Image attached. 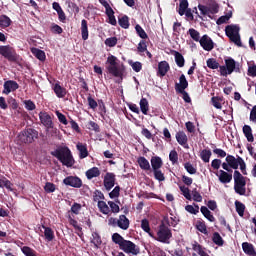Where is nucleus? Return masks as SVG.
Returning a JSON list of instances; mask_svg holds the SVG:
<instances>
[{
	"instance_id": "nucleus-12",
	"label": "nucleus",
	"mask_w": 256,
	"mask_h": 256,
	"mask_svg": "<svg viewBox=\"0 0 256 256\" xmlns=\"http://www.w3.org/2000/svg\"><path fill=\"white\" fill-rule=\"evenodd\" d=\"M63 183L69 187H74V189H81L83 187V181L77 176H67Z\"/></svg>"
},
{
	"instance_id": "nucleus-40",
	"label": "nucleus",
	"mask_w": 256,
	"mask_h": 256,
	"mask_svg": "<svg viewBox=\"0 0 256 256\" xmlns=\"http://www.w3.org/2000/svg\"><path fill=\"white\" fill-rule=\"evenodd\" d=\"M140 110L142 111L143 115H148L149 113V101L147 98H142L140 100Z\"/></svg>"
},
{
	"instance_id": "nucleus-51",
	"label": "nucleus",
	"mask_w": 256,
	"mask_h": 256,
	"mask_svg": "<svg viewBox=\"0 0 256 256\" xmlns=\"http://www.w3.org/2000/svg\"><path fill=\"white\" fill-rule=\"evenodd\" d=\"M182 195L185 197V199H187L188 201H191L192 197H191V190H189L188 187L186 186H180L179 187Z\"/></svg>"
},
{
	"instance_id": "nucleus-16",
	"label": "nucleus",
	"mask_w": 256,
	"mask_h": 256,
	"mask_svg": "<svg viewBox=\"0 0 256 256\" xmlns=\"http://www.w3.org/2000/svg\"><path fill=\"white\" fill-rule=\"evenodd\" d=\"M115 173L107 172L104 176V187L106 191H111L115 187Z\"/></svg>"
},
{
	"instance_id": "nucleus-28",
	"label": "nucleus",
	"mask_w": 256,
	"mask_h": 256,
	"mask_svg": "<svg viewBox=\"0 0 256 256\" xmlns=\"http://www.w3.org/2000/svg\"><path fill=\"white\" fill-rule=\"evenodd\" d=\"M54 93L59 99H63V97L67 95V89L63 88L59 83H56L54 85Z\"/></svg>"
},
{
	"instance_id": "nucleus-31",
	"label": "nucleus",
	"mask_w": 256,
	"mask_h": 256,
	"mask_svg": "<svg viewBox=\"0 0 256 256\" xmlns=\"http://www.w3.org/2000/svg\"><path fill=\"white\" fill-rule=\"evenodd\" d=\"M192 249L193 251L198 253L199 256H209V254H207V252H205V250L203 249V246H201V244H199V242L197 241L193 242Z\"/></svg>"
},
{
	"instance_id": "nucleus-37",
	"label": "nucleus",
	"mask_w": 256,
	"mask_h": 256,
	"mask_svg": "<svg viewBox=\"0 0 256 256\" xmlns=\"http://www.w3.org/2000/svg\"><path fill=\"white\" fill-rule=\"evenodd\" d=\"M98 209L103 215H109L111 213V209L105 201H98Z\"/></svg>"
},
{
	"instance_id": "nucleus-30",
	"label": "nucleus",
	"mask_w": 256,
	"mask_h": 256,
	"mask_svg": "<svg viewBox=\"0 0 256 256\" xmlns=\"http://www.w3.org/2000/svg\"><path fill=\"white\" fill-rule=\"evenodd\" d=\"M101 175V170L98 167H92L86 171L87 179L91 180L94 177H99Z\"/></svg>"
},
{
	"instance_id": "nucleus-32",
	"label": "nucleus",
	"mask_w": 256,
	"mask_h": 256,
	"mask_svg": "<svg viewBox=\"0 0 256 256\" xmlns=\"http://www.w3.org/2000/svg\"><path fill=\"white\" fill-rule=\"evenodd\" d=\"M32 54L38 59L39 61H45L47 59V56L45 55V51L38 49V48H32Z\"/></svg>"
},
{
	"instance_id": "nucleus-43",
	"label": "nucleus",
	"mask_w": 256,
	"mask_h": 256,
	"mask_svg": "<svg viewBox=\"0 0 256 256\" xmlns=\"http://www.w3.org/2000/svg\"><path fill=\"white\" fill-rule=\"evenodd\" d=\"M235 207L239 217H243V215H245V204H243V202H239L236 200Z\"/></svg>"
},
{
	"instance_id": "nucleus-21",
	"label": "nucleus",
	"mask_w": 256,
	"mask_h": 256,
	"mask_svg": "<svg viewBox=\"0 0 256 256\" xmlns=\"http://www.w3.org/2000/svg\"><path fill=\"white\" fill-rule=\"evenodd\" d=\"M152 171H157L163 167V159L159 156H153L150 160Z\"/></svg>"
},
{
	"instance_id": "nucleus-50",
	"label": "nucleus",
	"mask_w": 256,
	"mask_h": 256,
	"mask_svg": "<svg viewBox=\"0 0 256 256\" xmlns=\"http://www.w3.org/2000/svg\"><path fill=\"white\" fill-rule=\"evenodd\" d=\"M0 187L3 189L5 187L6 189H9V191H13L11 188V181H9L4 176H0Z\"/></svg>"
},
{
	"instance_id": "nucleus-4",
	"label": "nucleus",
	"mask_w": 256,
	"mask_h": 256,
	"mask_svg": "<svg viewBox=\"0 0 256 256\" xmlns=\"http://www.w3.org/2000/svg\"><path fill=\"white\" fill-rule=\"evenodd\" d=\"M119 59H117L116 56L110 55L107 58L106 61V69L110 75L113 77H117L118 79H121L123 81V75L125 73V67L122 65V67H119L118 63Z\"/></svg>"
},
{
	"instance_id": "nucleus-13",
	"label": "nucleus",
	"mask_w": 256,
	"mask_h": 256,
	"mask_svg": "<svg viewBox=\"0 0 256 256\" xmlns=\"http://www.w3.org/2000/svg\"><path fill=\"white\" fill-rule=\"evenodd\" d=\"M199 43L204 51H213V49H215V42H213V39L207 34L200 38Z\"/></svg>"
},
{
	"instance_id": "nucleus-1",
	"label": "nucleus",
	"mask_w": 256,
	"mask_h": 256,
	"mask_svg": "<svg viewBox=\"0 0 256 256\" xmlns=\"http://www.w3.org/2000/svg\"><path fill=\"white\" fill-rule=\"evenodd\" d=\"M112 241L115 243V245H118L119 249L124 251V253L130 255H139L141 253L139 246H136V244L131 242V240H126L117 232L112 234Z\"/></svg>"
},
{
	"instance_id": "nucleus-34",
	"label": "nucleus",
	"mask_w": 256,
	"mask_h": 256,
	"mask_svg": "<svg viewBox=\"0 0 256 256\" xmlns=\"http://www.w3.org/2000/svg\"><path fill=\"white\" fill-rule=\"evenodd\" d=\"M44 228V237L46 241H53L55 239V232H53V229L50 227H46L45 225H42Z\"/></svg>"
},
{
	"instance_id": "nucleus-64",
	"label": "nucleus",
	"mask_w": 256,
	"mask_h": 256,
	"mask_svg": "<svg viewBox=\"0 0 256 256\" xmlns=\"http://www.w3.org/2000/svg\"><path fill=\"white\" fill-rule=\"evenodd\" d=\"M117 45V37H110L105 40L106 47H115Z\"/></svg>"
},
{
	"instance_id": "nucleus-63",
	"label": "nucleus",
	"mask_w": 256,
	"mask_h": 256,
	"mask_svg": "<svg viewBox=\"0 0 256 256\" xmlns=\"http://www.w3.org/2000/svg\"><path fill=\"white\" fill-rule=\"evenodd\" d=\"M141 229H143L145 233H149V231H151L149 220H147L146 218L141 220Z\"/></svg>"
},
{
	"instance_id": "nucleus-33",
	"label": "nucleus",
	"mask_w": 256,
	"mask_h": 256,
	"mask_svg": "<svg viewBox=\"0 0 256 256\" xmlns=\"http://www.w3.org/2000/svg\"><path fill=\"white\" fill-rule=\"evenodd\" d=\"M212 241L215 245H218V247H223V245H225V240H223V237H221V234H219V232L213 233Z\"/></svg>"
},
{
	"instance_id": "nucleus-54",
	"label": "nucleus",
	"mask_w": 256,
	"mask_h": 256,
	"mask_svg": "<svg viewBox=\"0 0 256 256\" xmlns=\"http://www.w3.org/2000/svg\"><path fill=\"white\" fill-rule=\"evenodd\" d=\"M196 229H198L200 233L207 235V225H205V221H197Z\"/></svg>"
},
{
	"instance_id": "nucleus-29",
	"label": "nucleus",
	"mask_w": 256,
	"mask_h": 256,
	"mask_svg": "<svg viewBox=\"0 0 256 256\" xmlns=\"http://www.w3.org/2000/svg\"><path fill=\"white\" fill-rule=\"evenodd\" d=\"M200 211L202 213V215L208 219V221H210V223H215V216H213V214H211V211L209 210V208H207V206H201Z\"/></svg>"
},
{
	"instance_id": "nucleus-6",
	"label": "nucleus",
	"mask_w": 256,
	"mask_h": 256,
	"mask_svg": "<svg viewBox=\"0 0 256 256\" xmlns=\"http://www.w3.org/2000/svg\"><path fill=\"white\" fill-rule=\"evenodd\" d=\"M0 55L10 63H19L20 56L11 45L0 46Z\"/></svg>"
},
{
	"instance_id": "nucleus-48",
	"label": "nucleus",
	"mask_w": 256,
	"mask_h": 256,
	"mask_svg": "<svg viewBox=\"0 0 256 256\" xmlns=\"http://www.w3.org/2000/svg\"><path fill=\"white\" fill-rule=\"evenodd\" d=\"M211 145H212L213 153L217 155V157H220L221 159L227 157V152H225V150L221 148H216L215 144H211Z\"/></svg>"
},
{
	"instance_id": "nucleus-44",
	"label": "nucleus",
	"mask_w": 256,
	"mask_h": 256,
	"mask_svg": "<svg viewBox=\"0 0 256 256\" xmlns=\"http://www.w3.org/2000/svg\"><path fill=\"white\" fill-rule=\"evenodd\" d=\"M118 23L122 29H129V16L124 15L118 19Z\"/></svg>"
},
{
	"instance_id": "nucleus-42",
	"label": "nucleus",
	"mask_w": 256,
	"mask_h": 256,
	"mask_svg": "<svg viewBox=\"0 0 256 256\" xmlns=\"http://www.w3.org/2000/svg\"><path fill=\"white\" fill-rule=\"evenodd\" d=\"M135 31H136L138 37H140V39H149L147 32H145V30L143 29V27H141V25L137 24L135 26Z\"/></svg>"
},
{
	"instance_id": "nucleus-57",
	"label": "nucleus",
	"mask_w": 256,
	"mask_h": 256,
	"mask_svg": "<svg viewBox=\"0 0 256 256\" xmlns=\"http://www.w3.org/2000/svg\"><path fill=\"white\" fill-rule=\"evenodd\" d=\"M192 197H193V201H195L196 203H201V201H203V196H201L199 191H197V188H194L192 190Z\"/></svg>"
},
{
	"instance_id": "nucleus-15",
	"label": "nucleus",
	"mask_w": 256,
	"mask_h": 256,
	"mask_svg": "<svg viewBox=\"0 0 256 256\" xmlns=\"http://www.w3.org/2000/svg\"><path fill=\"white\" fill-rule=\"evenodd\" d=\"M216 177H218L220 183L223 185H227V183H231L233 181V174L231 172H226L225 170H219L215 173Z\"/></svg>"
},
{
	"instance_id": "nucleus-14",
	"label": "nucleus",
	"mask_w": 256,
	"mask_h": 256,
	"mask_svg": "<svg viewBox=\"0 0 256 256\" xmlns=\"http://www.w3.org/2000/svg\"><path fill=\"white\" fill-rule=\"evenodd\" d=\"M39 119L40 123H42V125L46 127V129H53V117L51 116V114L47 112H40Z\"/></svg>"
},
{
	"instance_id": "nucleus-10",
	"label": "nucleus",
	"mask_w": 256,
	"mask_h": 256,
	"mask_svg": "<svg viewBox=\"0 0 256 256\" xmlns=\"http://www.w3.org/2000/svg\"><path fill=\"white\" fill-rule=\"evenodd\" d=\"M38 137H39V132L37 130L33 128H27L18 134L17 139L21 143L29 144V143H33L35 139H38Z\"/></svg>"
},
{
	"instance_id": "nucleus-39",
	"label": "nucleus",
	"mask_w": 256,
	"mask_h": 256,
	"mask_svg": "<svg viewBox=\"0 0 256 256\" xmlns=\"http://www.w3.org/2000/svg\"><path fill=\"white\" fill-rule=\"evenodd\" d=\"M226 163H228L230 169H238L237 168V158L235 156L228 154L225 158Z\"/></svg>"
},
{
	"instance_id": "nucleus-7",
	"label": "nucleus",
	"mask_w": 256,
	"mask_h": 256,
	"mask_svg": "<svg viewBox=\"0 0 256 256\" xmlns=\"http://www.w3.org/2000/svg\"><path fill=\"white\" fill-rule=\"evenodd\" d=\"M234 191L238 195H245L247 193V181L245 178L241 175V172L239 170L234 171Z\"/></svg>"
},
{
	"instance_id": "nucleus-3",
	"label": "nucleus",
	"mask_w": 256,
	"mask_h": 256,
	"mask_svg": "<svg viewBox=\"0 0 256 256\" xmlns=\"http://www.w3.org/2000/svg\"><path fill=\"white\" fill-rule=\"evenodd\" d=\"M169 227H171L169 217L165 216L158 227L157 238L155 240L159 241V243L169 244V240L173 237V232H171Z\"/></svg>"
},
{
	"instance_id": "nucleus-26",
	"label": "nucleus",
	"mask_w": 256,
	"mask_h": 256,
	"mask_svg": "<svg viewBox=\"0 0 256 256\" xmlns=\"http://www.w3.org/2000/svg\"><path fill=\"white\" fill-rule=\"evenodd\" d=\"M81 35H82V39L83 41H87V39H89V26L87 24V20L83 19L81 21Z\"/></svg>"
},
{
	"instance_id": "nucleus-53",
	"label": "nucleus",
	"mask_w": 256,
	"mask_h": 256,
	"mask_svg": "<svg viewBox=\"0 0 256 256\" xmlns=\"http://www.w3.org/2000/svg\"><path fill=\"white\" fill-rule=\"evenodd\" d=\"M153 173L156 181H159L160 183L165 181V174L163 173V171H161V169L153 170Z\"/></svg>"
},
{
	"instance_id": "nucleus-45",
	"label": "nucleus",
	"mask_w": 256,
	"mask_h": 256,
	"mask_svg": "<svg viewBox=\"0 0 256 256\" xmlns=\"http://www.w3.org/2000/svg\"><path fill=\"white\" fill-rule=\"evenodd\" d=\"M206 65L209 69H220L221 65H219V62L215 60V58H209L206 61Z\"/></svg>"
},
{
	"instance_id": "nucleus-35",
	"label": "nucleus",
	"mask_w": 256,
	"mask_h": 256,
	"mask_svg": "<svg viewBox=\"0 0 256 256\" xmlns=\"http://www.w3.org/2000/svg\"><path fill=\"white\" fill-rule=\"evenodd\" d=\"M91 243H93L96 249H99V247H101V244L103 243V241L101 240V236L99 235V233L97 232L92 233Z\"/></svg>"
},
{
	"instance_id": "nucleus-8",
	"label": "nucleus",
	"mask_w": 256,
	"mask_h": 256,
	"mask_svg": "<svg viewBox=\"0 0 256 256\" xmlns=\"http://www.w3.org/2000/svg\"><path fill=\"white\" fill-rule=\"evenodd\" d=\"M220 75L222 77H227V75H231L234 71L236 73H240L239 64L233 58L225 59V65L220 66Z\"/></svg>"
},
{
	"instance_id": "nucleus-62",
	"label": "nucleus",
	"mask_w": 256,
	"mask_h": 256,
	"mask_svg": "<svg viewBox=\"0 0 256 256\" xmlns=\"http://www.w3.org/2000/svg\"><path fill=\"white\" fill-rule=\"evenodd\" d=\"M208 9L210 11V15H215L219 13V4H217V2H214L209 5Z\"/></svg>"
},
{
	"instance_id": "nucleus-60",
	"label": "nucleus",
	"mask_w": 256,
	"mask_h": 256,
	"mask_svg": "<svg viewBox=\"0 0 256 256\" xmlns=\"http://www.w3.org/2000/svg\"><path fill=\"white\" fill-rule=\"evenodd\" d=\"M185 210L191 213V215H197V213H199V205H195V207H193V205H187Z\"/></svg>"
},
{
	"instance_id": "nucleus-61",
	"label": "nucleus",
	"mask_w": 256,
	"mask_h": 256,
	"mask_svg": "<svg viewBox=\"0 0 256 256\" xmlns=\"http://www.w3.org/2000/svg\"><path fill=\"white\" fill-rule=\"evenodd\" d=\"M101 199H105V195L100 190H96L93 195V201L95 203H99V201H101Z\"/></svg>"
},
{
	"instance_id": "nucleus-47",
	"label": "nucleus",
	"mask_w": 256,
	"mask_h": 256,
	"mask_svg": "<svg viewBox=\"0 0 256 256\" xmlns=\"http://www.w3.org/2000/svg\"><path fill=\"white\" fill-rule=\"evenodd\" d=\"M105 13L109 19L108 23L113 26L117 25V19L115 18V11L112 9V10H108V12H105Z\"/></svg>"
},
{
	"instance_id": "nucleus-9",
	"label": "nucleus",
	"mask_w": 256,
	"mask_h": 256,
	"mask_svg": "<svg viewBox=\"0 0 256 256\" xmlns=\"http://www.w3.org/2000/svg\"><path fill=\"white\" fill-rule=\"evenodd\" d=\"M187 87H189V82L187 81L185 74H181L179 78V83L175 84V91L176 93H180V95H183L185 103H191V97L189 96V93L185 91Z\"/></svg>"
},
{
	"instance_id": "nucleus-27",
	"label": "nucleus",
	"mask_w": 256,
	"mask_h": 256,
	"mask_svg": "<svg viewBox=\"0 0 256 256\" xmlns=\"http://www.w3.org/2000/svg\"><path fill=\"white\" fill-rule=\"evenodd\" d=\"M172 55L175 57V63L178 67H185V57L178 51L173 50Z\"/></svg>"
},
{
	"instance_id": "nucleus-18",
	"label": "nucleus",
	"mask_w": 256,
	"mask_h": 256,
	"mask_svg": "<svg viewBox=\"0 0 256 256\" xmlns=\"http://www.w3.org/2000/svg\"><path fill=\"white\" fill-rule=\"evenodd\" d=\"M171 69V66H169V62L167 61H161L158 63V71L157 75L158 77H165L167 73H169V70Z\"/></svg>"
},
{
	"instance_id": "nucleus-5",
	"label": "nucleus",
	"mask_w": 256,
	"mask_h": 256,
	"mask_svg": "<svg viewBox=\"0 0 256 256\" xmlns=\"http://www.w3.org/2000/svg\"><path fill=\"white\" fill-rule=\"evenodd\" d=\"M239 31H241V28L237 24L227 25L225 27L226 36L230 39V41L235 45H237L238 47H243V44L241 43V35L239 34Z\"/></svg>"
},
{
	"instance_id": "nucleus-17",
	"label": "nucleus",
	"mask_w": 256,
	"mask_h": 256,
	"mask_svg": "<svg viewBox=\"0 0 256 256\" xmlns=\"http://www.w3.org/2000/svg\"><path fill=\"white\" fill-rule=\"evenodd\" d=\"M19 89V84L14 80H7L4 82V95H9L12 91H17Z\"/></svg>"
},
{
	"instance_id": "nucleus-52",
	"label": "nucleus",
	"mask_w": 256,
	"mask_h": 256,
	"mask_svg": "<svg viewBox=\"0 0 256 256\" xmlns=\"http://www.w3.org/2000/svg\"><path fill=\"white\" fill-rule=\"evenodd\" d=\"M221 97L219 96H214L211 98V103L215 109H223V106L221 105Z\"/></svg>"
},
{
	"instance_id": "nucleus-23",
	"label": "nucleus",
	"mask_w": 256,
	"mask_h": 256,
	"mask_svg": "<svg viewBox=\"0 0 256 256\" xmlns=\"http://www.w3.org/2000/svg\"><path fill=\"white\" fill-rule=\"evenodd\" d=\"M137 163L142 171H151V164L147 158L141 156L138 158Z\"/></svg>"
},
{
	"instance_id": "nucleus-55",
	"label": "nucleus",
	"mask_w": 256,
	"mask_h": 256,
	"mask_svg": "<svg viewBox=\"0 0 256 256\" xmlns=\"http://www.w3.org/2000/svg\"><path fill=\"white\" fill-rule=\"evenodd\" d=\"M184 169L189 173L190 175H195L197 173V168L193 167V164L191 162H186L184 164Z\"/></svg>"
},
{
	"instance_id": "nucleus-58",
	"label": "nucleus",
	"mask_w": 256,
	"mask_h": 256,
	"mask_svg": "<svg viewBox=\"0 0 256 256\" xmlns=\"http://www.w3.org/2000/svg\"><path fill=\"white\" fill-rule=\"evenodd\" d=\"M56 189H57V187L55 186V184L51 183V182H46V184L44 186V191L46 193H55Z\"/></svg>"
},
{
	"instance_id": "nucleus-19",
	"label": "nucleus",
	"mask_w": 256,
	"mask_h": 256,
	"mask_svg": "<svg viewBox=\"0 0 256 256\" xmlns=\"http://www.w3.org/2000/svg\"><path fill=\"white\" fill-rule=\"evenodd\" d=\"M176 140H177V143H179V145H181L185 149H189V144H187L188 138H187V134H185V132H183V131L177 132Z\"/></svg>"
},
{
	"instance_id": "nucleus-11",
	"label": "nucleus",
	"mask_w": 256,
	"mask_h": 256,
	"mask_svg": "<svg viewBox=\"0 0 256 256\" xmlns=\"http://www.w3.org/2000/svg\"><path fill=\"white\" fill-rule=\"evenodd\" d=\"M178 13L180 17H183V15H185L190 21H195L193 12L191 8H189V1L187 0H180Z\"/></svg>"
},
{
	"instance_id": "nucleus-49",
	"label": "nucleus",
	"mask_w": 256,
	"mask_h": 256,
	"mask_svg": "<svg viewBox=\"0 0 256 256\" xmlns=\"http://www.w3.org/2000/svg\"><path fill=\"white\" fill-rule=\"evenodd\" d=\"M231 17H233V12H228L226 15L219 17L216 23L218 25H223L224 23H227Z\"/></svg>"
},
{
	"instance_id": "nucleus-38",
	"label": "nucleus",
	"mask_w": 256,
	"mask_h": 256,
	"mask_svg": "<svg viewBox=\"0 0 256 256\" xmlns=\"http://www.w3.org/2000/svg\"><path fill=\"white\" fill-rule=\"evenodd\" d=\"M212 155L213 153L209 149H204L200 152V158L204 163H209Z\"/></svg>"
},
{
	"instance_id": "nucleus-2",
	"label": "nucleus",
	"mask_w": 256,
	"mask_h": 256,
	"mask_svg": "<svg viewBox=\"0 0 256 256\" xmlns=\"http://www.w3.org/2000/svg\"><path fill=\"white\" fill-rule=\"evenodd\" d=\"M52 157H56L62 165L65 167H73L75 165V159L71 150L67 146H60L56 150L51 152Z\"/></svg>"
},
{
	"instance_id": "nucleus-25",
	"label": "nucleus",
	"mask_w": 256,
	"mask_h": 256,
	"mask_svg": "<svg viewBox=\"0 0 256 256\" xmlns=\"http://www.w3.org/2000/svg\"><path fill=\"white\" fill-rule=\"evenodd\" d=\"M129 218L125 215H120L118 219V227L123 231H127L129 229Z\"/></svg>"
},
{
	"instance_id": "nucleus-59",
	"label": "nucleus",
	"mask_w": 256,
	"mask_h": 256,
	"mask_svg": "<svg viewBox=\"0 0 256 256\" xmlns=\"http://www.w3.org/2000/svg\"><path fill=\"white\" fill-rule=\"evenodd\" d=\"M24 105H25V109H27V111H35V109H37L35 102H33L32 100H25Z\"/></svg>"
},
{
	"instance_id": "nucleus-20",
	"label": "nucleus",
	"mask_w": 256,
	"mask_h": 256,
	"mask_svg": "<svg viewBox=\"0 0 256 256\" xmlns=\"http://www.w3.org/2000/svg\"><path fill=\"white\" fill-rule=\"evenodd\" d=\"M76 148L79 151V159H86V157H89V150H87V144L78 142Z\"/></svg>"
},
{
	"instance_id": "nucleus-24",
	"label": "nucleus",
	"mask_w": 256,
	"mask_h": 256,
	"mask_svg": "<svg viewBox=\"0 0 256 256\" xmlns=\"http://www.w3.org/2000/svg\"><path fill=\"white\" fill-rule=\"evenodd\" d=\"M242 131L249 143H253L255 141V137H253V129H251V126L244 125Z\"/></svg>"
},
{
	"instance_id": "nucleus-36",
	"label": "nucleus",
	"mask_w": 256,
	"mask_h": 256,
	"mask_svg": "<svg viewBox=\"0 0 256 256\" xmlns=\"http://www.w3.org/2000/svg\"><path fill=\"white\" fill-rule=\"evenodd\" d=\"M11 18H9V16L7 15H1L0 16V27H2V29H7V27L11 26Z\"/></svg>"
},
{
	"instance_id": "nucleus-22",
	"label": "nucleus",
	"mask_w": 256,
	"mask_h": 256,
	"mask_svg": "<svg viewBox=\"0 0 256 256\" xmlns=\"http://www.w3.org/2000/svg\"><path fill=\"white\" fill-rule=\"evenodd\" d=\"M242 249L246 255L256 256L255 246L249 242L242 243Z\"/></svg>"
},
{
	"instance_id": "nucleus-46",
	"label": "nucleus",
	"mask_w": 256,
	"mask_h": 256,
	"mask_svg": "<svg viewBox=\"0 0 256 256\" xmlns=\"http://www.w3.org/2000/svg\"><path fill=\"white\" fill-rule=\"evenodd\" d=\"M128 63L135 73H139L143 69V64L139 61L133 62V60H130Z\"/></svg>"
},
{
	"instance_id": "nucleus-56",
	"label": "nucleus",
	"mask_w": 256,
	"mask_h": 256,
	"mask_svg": "<svg viewBox=\"0 0 256 256\" xmlns=\"http://www.w3.org/2000/svg\"><path fill=\"white\" fill-rule=\"evenodd\" d=\"M169 160L173 165L179 161V154L177 153V150H171L169 154Z\"/></svg>"
},
{
	"instance_id": "nucleus-41",
	"label": "nucleus",
	"mask_w": 256,
	"mask_h": 256,
	"mask_svg": "<svg viewBox=\"0 0 256 256\" xmlns=\"http://www.w3.org/2000/svg\"><path fill=\"white\" fill-rule=\"evenodd\" d=\"M188 35H190L191 39H193V41H195L196 43H199L201 41V34L194 28H190L188 30Z\"/></svg>"
}]
</instances>
